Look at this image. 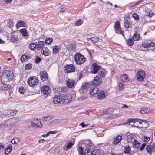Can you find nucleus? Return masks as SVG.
Listing matches in <instances>:
<instances>
[{
	"instance_id": "nucleus-47",
	"label": "nucleus",
	"mask_w": 155,
	"mask_h": 155,
	"mask_svg": "<svg viewBox=\"0 0 155 155\" xmlns=\"http://www.w3.org/2000/svg\"><path fill=\"white\" fill-rule=\"evenodd\" d=\"M147 107H142L140 110V112L142 114H144L147 112Z\"/></svg>"
},
{
	"instance_id": "nucleus-60",
	"label": "nucleus",
	"mask_w": 155,
	"mask_h": 155,
	"mask_svg": "<svg viewBox=\"0 0 155 155\" xmlns=\"http://www.w3.org/2000/svg\"><path fill=\"white\" fill-rule=\"evenodd\" d=\"M41 61V58L40 57L37 58L35 60V61L36 63H39Z\"/></svg>"
},
{
	"instance_id": "nucleus-13",
	"label": "nucleus",
	"mask_w": 155,
	"mask_h": 155,
	"mask_svg": "<svg viewBox=\"0 0 155 155\" xmlns=\"http://www.w3.org/2000/svg\"><path fill=\"white\" fill-rule=\"evenodd\" d=\"M146 150L149 154L151 153L152 151L155 152V143L152 145H148L146 147Z\"/></svg>"
},
{
	"instance_id": "nucleus-63",
	"label": "nucleus",
	"mask_w": 155,
	"mask_h": 155,
	"mask_svg": "<svg viewBox=\"0 0 155 155\" xmlns=\"http://www.w3.org/2000/svg\"><path fill=\"white\" fill-rule=\"evenodd\" d=\"M124 84L122 83H120L119 84V87L120 89H122L124 88Z\"/></svg>"
},
{
	"instance_id": "nucleus-52",
	"label": "nucleus",
	"mask_w": 155,
	"mask_h": 155,
	"mask_svg": "<svg viewBox=\"0 0 155 155\" xmlns=\"http://www.w3.org/2000/svg\"><path fill=\"white\" fill-rule=\"evenodd\" d=\"M32 65L31 64H26L25 66V68L26 69L29 70L31 68Z\"/></svg>"
},
{
	"instance_id": "nucleus-11",
	"label": "nucleus",
	"mask_w": 155,
	"mask_h": 155,
	"mask_svg": "<svg viewBox=\"0 0 155 155\" xmlns=\"http://www.w3.org/2000/svg\"><path fill=\"white\" fill-rule=\"evenodd\" d=\"M90 86V84L88 83H84L80 89L79 91L81 94H84L86 92L88 88Z\"/></svg>"
},
{
	"instance_id": "nucleus-38",
	"label": "nucleus",
	"mask_w": 155,
	"mask_h": 155,
	"mask_svg": "<svg viewBox=\"0 0 155 155\" xmlns=\"http://www.w3.org/2000/svg\"><path fill=\"white\" fill-rule=\"evenodd\" d=\"M140 37V36L139 34L137 32H135L133 35V39L134 41H137L139 40Z\"/></svg>"
},
{
	"instance_id": "nucleus-14",
	"label": "nucleus",
	"mask_w": 155,
	"mask_h": 155,
	"mask_svg": "<svg viewBox=\"0 0 155 155\" xmlns=\"http://www.w3.org/2000/svg\"><path fill=\"white\" fill-rule=\"evenodd\" d=\"M62 94L55 97L53 99V101L56 104H59L61 102H62Z\"/></svg>"
},
{
	"instance_id": "nucleus-40",
	"label": "nucleus",
	"mask_w": 155,
	"mask_h": 155,
	"mask_svg": "<svg viewBox=\"0 0 155 155\" xmlns=\"http://www.w3.org/2000/svg\"><path fill=\"white\" fill-rule=\"evenodd\" d=\"M83 22V21L81 19H79L76 21L74 25L76 26H79L81 25Z\"/></svg>"
},
{
	"instance_id": "nucleus-24",
	"label": "nucleus",
	"mask_w": 155,
	"mask_h": 155,
	"mask_svg": "<svg viewBox=\"0 0 155 155\" xmlns=\"http://www.w3.org/2000/svg\"><path fill=\"white\" fill-rule=\"evenodd\" d=\"M144 10L145 12V14L146 15L148 16L149 17H151L152 16V15L151 14V11H150L148 8L146 7H144Z\"/></svg>"
},
{
	"instance_id": "nucleus-59",
	"label": "nucleus",
	"mask_w": 155,
	"mask_h": 155,
	"mask_svg": "<svg viewBox=\"0 0 155 155\" xmlns=\"http://www.w3.org/2000/svg\"><path fill=\"white\" fill-rule=\"evenodd\" d=\"M8 26L10 28H11V27H12L13 23L12 21H10L9 22L8 24Z\"/></svg>"
},
{
	"instance_id": "nucleus-18",
	"label": "nucleus",
	"mask_w": 155,
	"mask_h": 155,
	"mask_svg": "<svg viewBox=\"0 0 155 155\" xmlns=\"http://www.w3.org/2000/svg\"><path fill=\"white\" fill-rule=\"evenodd\" d=\"M41 79L43 81H46L48 79L47 74L45 71H42L40 73Z\"/></svg>"
},
{
	"instance_id": "nucleus-46",
	"label": "nucleus",
	"mask_w": 155,
	"mask_h": 155,
	"mask_svg": "<svg viewBox=\"0 0 155 155\" xmlns=\"http://www.w3.org/2000/svg\"><path fill=\"white\" fill-rule=\"evenodd\" d=\"M134 43V41L132 39H129L127 41V44L129 46H132Z\"/></svg>"
},
{
	"instance_id": "nucleus-34",
	"label": "nucleus",
	"mask_w": 155,
	"mask_h": 155,
	"mask_svg": "<svg viewBox=\"0 0 155 155\" xmlns=\"http://www.w3.org/2000/svg\"><path fill=\"white\" fill-rule=\"evenodd\" d=\"M20 32L23 36H28V34L27 31L25 28L20 29Z\"/></svg>"
},
{
	"instance_id": "nucleus-31",
	"label": "nucleus",
	"mask_w": 155,
	"mask_h": 155,
	"mask_svg": "<svg viewBox=\"0 0 155 155\" xmlns=\"http://www.w3.org/2000/svg\"><path fill=\"white\" fill-rule=\"evenodd\" d=\"M100 149H95L92 151V155H100L101 154Z\"/></svg>"
},
{
	"instance_id": "nucleus-25",
	"label": "nucleus",
	"mask_w": 155,
	"mask_h": 155,
	"mask_svg": "<svg viewBox=\"0 0 155 155\" xmlns=\"http://www.w3.org/2000/svg\"><path fill=\"white\" fill-rule=\"evenodd\" d=\"M37 42L32 43L29 45V48L31 50L35 51L37 49Z\"/></svg>"
},
{
	"instance_id": "nucleus-2",
	"label": "nucleus",
	"mask_w": 155,
	"mask_h": 155,
	"mask_svg": "<svg viewBox=\"0 0 155 155\" xmlns=\"http://www.w3.org/2000/svg\"><path fill=\"white\" fill-rule=\"evenodd\" d=\"M127 139L128 142L132 143L134 147L138 148L140 145V143L135 140L134 136L131 134L127 136Z\"/></svg>"
},
{
	"instance_id": "nucleus-58",
	"label": "nucleus",
	"mask_w": 155,
	"mask_h": 155,
	"mask_svg": "<svg viewBox=\"0 0 155 155\" xmlns=\"http://www.w3.org/2000/svg\"><path fill=\"white\" fill-rule=\"evenodd\" d=\"M61 89L62 90V92H63V93H65L67 91V89L68 88L67 87L64 86L62 87Z\"/></svg>"
},
{
	"instance_id": "nucleus-35",
	"label": "nucleus",
	"mask_w": 155,
	"mask_h": 155,
	"mask_svg": "<svg viewBox=\"0 0 155 155\" xmlns=\"http://www.w3.org/2000/svg\"><path fill=\"white\" fill-rule=\"evenodd\" d=\"M84 155H92V151L91 150L86 149H85L84 151Z\"/></svg>"
},
{
	"instance_id": "nucleus-44",
	"label": "nucleus",
	"mask_w": 155,
	"mask_h": 155,
	"mask_svg": "<svg viewBox=\"0 0 155 155\" xmlns=\"http://www.w3.org/2000/svg\"><path fill=\"white\" fill-rule=\"evenodd\" d=\"M142 138L143 141L144 142H148L150 140V138L146 136H143Z\"/></svg>"
},
{
	"instance_id": "nucleus-19",
	"label": "nucleus",
	"mask_w": 155,
	"mask_h": 155,
	"mask_svg": "<svg viewBox=\"0 0 155 155\" xmlns=\"http://www.w3.org/2000/svg\"><path fill=\"white\" fill-rule=\"evenodd\" d=\"M67 86L70 88L72 87L75 84V81L74 80L68 79L67 81Z\"/></svg>"
},
{
	"instance_id": "nucleus-32",
	"label": "nucleus",
	"mask_w": 155,
	"mask_h": 155,
	"mask_svg": "<svg viewBox=\"0 0 155 155\" xmlns=\"http://www.w3.org/2000/svg\"><path fill=\"white\" fill-rule=\"evenodd\" d=\"M9 121H6L4 124H0V130H2L8 126Z\"/></svg>"
},
{
	"instance_id": "nucleus-51",
	"label": "nucleus",
	"mask_w": 155,
	"mask_h": 155,
	"mask_svg": "<svg viewBox=\"0 0 155 155\" xmlns=\"http://www.w3.org/2000/svg\"><path fill=\"white\" fill-rule=\"evenodd\" d=\"M25 90V88L23 87H20L19 88V91L21 94H24Z\"/></svg>"
},
{
	"instance_id": "nucleus-23",
	"label": "nucleus",
	"mask_w": 155,
	"mask_h": 155,
	"mask_svg": "<svg viewBox=\"0 0 155 155\" xmlns=\"http://www.w3.org/2000/svg\"><path fill=\"white\" fill-rule=\"evenodd\" d=\"M44 44V42L43 41H39L37 43V49L39 50L43 47Z\"/></svg>"
},
{
	"instance_id": "nucleus-22",
	"label": "nucleus",
	"mask_w": 155,
	"mask_h": 155,
	"mask_svg": "<svg viewBox=\"0 0 155 155\" xmlns=\"http://www.w3.org/2000/svg\"><path fill=\"white\" fill-rule=\"evenodd\" d=\"M138 119H129V125L133 127H138V126H136L135 123L136 122H138Z\"/></svg>"
},
{
	"instance_id": "nucleus-6",
	"label": "nucleus",
	"mask_w": 155,
	"mask_h": 155,
	"mask_svg": "<svg viewBox=\"0 0 155 155\" xmlns=\"http://www.w3.org/2000/svg\"><path fill=\"white\" fill-rule=\"evenodd\" d=\"M39 82V80L36 77H33L29 78L27 81L28 84L31 86L37 85Z\"/></svg>"
},
{
	"instance_id": "nucleus-16",
	"label": "nucleus",
	"mask_w": 155,
	"mask_h": 155,
	"mask_svg": "<svg viewBox=\"0 0 155 155\" xmlns=\"http://www.w3.org/2000/svg\"><path fill=\"white\" fill-rule=\"evenodd\" d=\"M16 26L17 28L20 27H25L26 23L23 21L19 20L17 21Z\"/></svg>"
},
{
	"instance_id": "nucleus-53",
	"label": "nucleus",
	"mask_w": 155,
	"mask_h": 155,
	"mask_svg": "<svg viewBox=\"0 0 155 155\" xmlns=\"http://www.w3.org/2000/svg\"><path fill=\"white\" fill-rule=\"evenodd\" d=\"M150 43H144L142 44V46L144 48H150Z\"/></svg>"
},
{
	"instance_id": "nucleus-9",
	"label": "nucleus",
	"mask_w": 155,
	"mask_h": 155,
	"mask_svg": "<svg viewBox=\"0 0 155 155\" xmlns=\"http://www.w3.org/2000/svg\"><path fill=\"white\" fill-rule=\"evenodd\" d=\"M41 91L44 94L43 96L45 98L48 96V95L50 94V89L49 86H43L41 89Z\"/></svg>"
},
{
	"instance_id": "nucleus-42",
	"label": "nucleus",
	"mask_w": 155,
	"mask_h": 155,
	"mask_svg": "<svg viewBox=\"0 0 155 155\" xmlns=\"http://www.w3.org/2000/svg\"><path fill=\"white\" fill-rule=\"evenodd\" d=\"M19 141L20 140L18 138H15L12 140L11 142L13 144H16L18 143Z\"/></svg>"
},
{
	"instance_id": "nucleus-15",
	"label": "nucleus",
	"mask_w": 155,
	"mask_h": 155,
	"mask_svg": "<svg viewBox=\"0 0 155 155\" xmlns=\"http://www.w3.org/2000/svg\"><path fill=\"white\" fill-rule=\"evenodd\" d=\"M42 54L45 56H48L51 54V52L45 47H43L41 50Z\"/></svg>"
},
{
	"instance_id": "nucleus-20",
	"label": "nucleus",
	"mask_w": 155,
	"mask_h": 155,
	"mask_svg": "<svg viewBox=\"0 0 155 155\" xmlns=\"http://www.w3.org/2000/svg\"><path fill=\"white\" fill-rule=\"evenodd\" d=\"M122 137L120 135H118L113 140L114 143L115 145L118 144L120 142Z\"/></svg>"
},
{
	"instance_id": "nucleus-54",
	"label": "nucleus",
	"mask_w": 155,
	"mask_h": 155,
	"mask_svg": "<svg viewBox=\"0 0 155 155\" xmlns=\"http://www.w3.org/2000/svg\"><path fill=\"white\" fill-rule=\"evenodd\" d=\"M1 88L4 90H6L8 89V87L7 85L4 84L1 86Z\"/></svg>"
},
{
	"instance_id": "nucleus-1",
	"label": "nucleus",
	"mask_w": 155,
	"mask_h": 155,
	"mask_svg": "<svg viewBox=\"0 0 155 155\" xmlns=\"http://www.w3.org/2000/svg\"><path fill=\"white\" fill-rule=\"evenodd\" d=\"M13 78V74L12 71L5 70L3 73L1 77L2 80L5 82L11 81Z\"/></svg>"
},
{
	"instance_id": "nucleus-21",
	"label": "nucleus",
	"mask_w": 155,
	"mask_h": 155,
	"mask_svg": "<svg viewBox=\"0 0 155 155\" xmlns=\"http://www.w3.org/2000/svg\"><path fill=\"white\" fill-rule=\"evenodd\" d=\"M18 35L12 33L11 34L10 40L11 41L13 42H17L18 40Z\"/></svg>"
},
{
	"instance_id": "nucleus-17",
	"label": "nucleus",
	"mask_w": 155,
	"mask_h": 155,
	"mask_svg": "<svg viewBox=\"0 0 155 155\" xmlns=\"http://www.w3.org/2000/svg\"><path fill=\"white\" fill-rule=\"evenodd\" d=\"M101 83L99 78L98 77H96L92 82V85L94 86H97L99 84Z\"/></svg>"
},
{
	"instance_id": "nucleus-26",
	"label": "nucleus",
	"mask_w": 155,
	"mask_h": 155,
	"mask_svg": "<svg viewBox=\"0 0 155 155\" xmlns=\"http://www.w3.org/2000/svg\"><path fill=\"white\" fill-rule=\"evenodd\" d=\"M60 48L58 46L55 45L52 47V52L54 54L57 55L59 52Z\"/></svg>"
},
{
	"instance_id": "nucleus-30",
	"label": "nucleus",
	"mask_w": 155,
	"mask_h": 155,
	"mask_svg": "<svg viewBox=\"0 0 155 155\" xmlns=\"http://www.w3.org/2000/svg\"><path fill=\"white\" fill-rule=\"evenodd\" d=\"M121 79L124 82H128L129 81L128 76L126 74H123L121 76Z\"/></svg>"
},
{
	"instance_id": "nucleus-7",
	"label": "nucleus",
	"mask_w": 155,
	"mask_h": 155,
	"mask_svg": "<svg viewBox=\"0 0 155 155\" xmlns=\"http://www.w3.org/2000/svg\"><path fill=\"white\" fill-rule=\"evenodd\" d=\"M137 79L139 81H142L146 77L145 73L143 70L137 72Z\"/></svg>"
},
{
	"instance_id": "nucleus-64",
	"label": "nucleus",
	"mask_w": 155,
	"mask_h": 155,
	"mask_svg": "<svg viewBox=\"0 0 155 155\" xmlns=\"http://www.w3.org/2000/svg\"><path fill=\"white\" fill-rule=\"evenodd\" d=\"M45 139H42L38 141V142L39 143H44V142H45Z\"/></svg>"
},
{
	"instance_id": "nucleus-50",
	"label": "nucleus",
	"mask_w": 155,
	"mask_h": 155,
	"mask_svg": "<svg viewBox=\"0 0 155 155\" xmlns=\"http://www.w3.org/2000/svg\"><path fill=\"white\" fill-rule=\"evenodd\" d=\"M27 56L25 55H23L21 58V61L22 62L26 61L27 60Z\"/></svg>"
},
{
	"instance_id": "nucleus-8",
	"label": "nucleus",
	"mask_w": 155,
	"mask_h": 155,
	"mask_svg": "<svg viewBox=\"0 0 155 155\" xmlns=\"http://www.w3.org/2000/svg\"><path fill=\"white\" fill-rule=\"evenodd\" d=\"M62 102L64 104L69 103L72 100V96L70 94H62Z\"/></svg>"
},
{
	"instance_id": "nucleus-28",
	"label": "nucleus",
	"mask_w": 155,
	"mask_h": 155,
	"mask_svg": "<svg viewBox=\"0 0 155 155\" xmlns=\"http://www.w3.org/2000/svg\"><path fill=\"white\" fill-rule=\"evenodd\" d=\"M97 97L100 99H102L105 97V94L103 91H101L97 95Z\"/></svg>"
},
{
	"instance_id": "nucleus-48",
	"label": "nucleus",
	"mask_w": 155,
	"mask_h": 155,
	"mask_svg": "<svg viewBox=\"0 0 155 155\" xmlns=\"http://www.w3.org/2000/svg\"><path fill=\"white\" fill-rule=\"evenodd\" d=\"M78 150L80 155H83V148L82 147L80 146L78 149Z\"/></svg>"
},
{
	"instance_id": "nucleus-45",
	"label": "nucleus",
	"mask_w": 155,
	"mask_h": 155,
	"mask_svg": "<svg viewBox=\"0 0 155 155\" xmlns=\"http://www.w3.org/2000/svg\"><path fill=\"white\" fill-rule=\"evenodd\" d=\"M51 118V117L50 116L44 117L42 119V120L43 121H46L48 120H50Z\"/></svg>"
},
{
	"instance_id": "nucleus-39",
	"label": "nucleus",
	"mask_w": 155,
	"mask_h": 155,
	"mask_svg": "<svg viewBox=\"0 0 155 155\" xmlns=\"http://www.w3.org/2000/svg\"><path fill=\"white\" fill-rule=\"evenodd\" d=\"M11 147V145L9 146L8 147L5 149V154H8L11 152L12 150Z\"/></svg>"
},
{
	"instance_id": "nucleus-49",
	"label": "nucleus",
	"mask_w": 155,
	"mask_h": 155,
	"mask_svg": "<svg viewBox=\"0 0 155 155\" xmlns=\"http://www.w3.org/2000/svg\"><path fill=\"white\" fill-rule=\"evenodd\" d=\"M74 143H72V142H69L67 145L66 147L67 149H70L74 145Z\"/></svg>"
},
{
	"instance_id": "nucleus-5",
	"label": "nucleus",
	"mask_w": 155,
	"mask_h": 155,
	"mask_svg": "<svg viewBox=\"0 0 155 155\" xmlns=\"http://www.w3.org/2000/svg\"><path fill=\"white\" fill-rule=\"evenodd\" d=\"M114 29L115 32L116 33L121 34L124 37V32L121 31V28L120 22L118 21H116L114 25Z\"/></svg>"
},
{
	"instance_id": "nucleus-43",
	"label": "nucleus",
	"mask_w": 155,
	"mask_h": 155,
	"mask_svg": "<svg viewBox=\"0 0 155 155\" xmlns=\"http://www.w3.org/2000/svg\"><path fill=\"white\" fill-rule=\"evenodd\" d=\"M53 41V39L51 38H46L45 43L46 44H51Z\"/></svg>"
},
{
	"instance_id": "nucleus-37",
	"label": "nucleus",
	"mask_w": 155,
	"mask_h": 155,
	"mask_svg": "<svg viewBox=\"0 0 155 155\" xmlns=\"http://www.w3.org/2000/svg\"><path fill=\"white\" fill-rule=\"evenodd\" d=\"M124 152L125 153L130 154L131 152V150L129 147L128 146L126 145L124 147Z\"/></svg>"
},
{
	"instance_id": "nucleus-29",
	"label": "nucleus",
	"mask_w": 155,
	"mask_h": 155,
	"mask_svg": "<svg viewBox=\"0 0 155 155\" xmlns=\"http://www.w3.org/2000/svg\"><path fill=\"white\" fill-rule=\"evenodd\" d=\"M88 40L90 39L91 41L93 43L100 41H101V39H100L98 37H94L92 38H88Z\"/></svg>"
},
{
	"instance_id": "nucleus-56",
	"label": "nucleus",
	"mask_w": 155,
	"mask_h": 155,
	"mask_svg": "<svg viewBox=\"0 0 155 155\" xmlns=\"http://www.w3.org/2000/svg\"><path fill=\"white\" fill-rule=\"evenodd\" d=\"M132 16L136 20H138L139 18L138 15L136 13L133 14L132 15Z\"/></svg>"
},
{
	"instance_id": "nucleus-4",
	"label": "nucleus",
	"mask_w": 155,
	"mask_h": 155,
	"mask_svg": "<svg viewBox=\"0 0 155 155\" xmlns=\"http://www.w3.org/2000/svg\"><path fill=\"white\" fill-rule=\"evenodd\" d=\"M41 121L40 119H38L35 118L31 119L30 120L31 126L35 128L41 127L42 126Z\"/></svg>"
},
{
	"instance_id": "nucleus-12",
	"label": "nucleus",
	"mask_w": 155,
	"mask_h": 155,
	"mask_svg": "<svg viewBox=\"0 0 155 155\" xmlns=\"http://www.w3.org/2000/svg\"><path fill=\"white\" fill-rule=\"evenodd\" d=\"M64 68L66 69L67 72L68 73L74 72L75 71V67L72 64L67 65Z\"/></svg>"
},
{
	"instance_id": "nucleus-61",
	"label": "nucleus",
	"mask_w": 155,
	"mask_h": 155,
	"mask_svg": "<svg viewBox=\"0 0 155 155\" xmlns=\"http://www.w3.org/2000/svg\"><path fill=\"white\" fill-rule=\"evenodd\" d=\"M15 130H14V128L12 127L10 130V132L11 133H13L15 132Z\"/></svg>"
},
{
	"instance_id": "nucleus-41",
	"label": "nucleus",
	"mask_w": 155,
	"mask_h": 155,
	"mask_svg": "<svg viewBox=\"0 0 155 155\" xmlns=\"http://www.w3.org/2000/svg\"><path fill=\"white\" fill-rule=\"evenodd\" d=\"M124 25L125 27L126 28H128L130 27V22L128 21L127 19H126V20H125Z\"/></svg>"
},
{
	"instance_id": "nucleus-62",
	"label": "nucleus",
	"mask_w": 155,
	"mask_h": 155,
	"mask_svg": "<svg viewBox=\"0 0 155 155\" xmlns=\"http://www.w3.org/2000/svg\"><path fill=\"white\" fill-rule=\"evenodd\" d=\"M111 71V74L112 75H113L114 74V68H112L110 69Z\"/></svg>"
},
{
	"instance_id": "nucleus-55",
	"label": "nucleus",
	"mask_w": 155,
	"mask_h": 155,
	"mask_svg": "<svg viewBox=\"0 0 155 155\" xmlns=\"http://www.w3.org/2000/svg\"><path fill=\"white\" fill-rule=\"evenodd\" d=\"M98 74L101 78H104L105 76V74L104 72L99 71L98 72Z\"/></svg>"
},
{
	"instance_id": "nucleus-36",
	"label": "nucleus",
	"mask_w": 155,
	"mask_h": 155,
	"mask_svg": "<svg viewBox=\"0 0 155 155\" xmlns=\"http://www.w3.org/2000/svg\"><path fill=\"white\" fill-rule=\"evenodd\" d=\"M18 110L15 109L12 110L10 112L9 114H5V116L7 115H10L12 116H13L15 115L17 112Z\"/></svg>"
},
{
	"instance_id": "nucleus-27",
	"label": "nucleus",
	"mask_w": 155,
	"mask_h": 155,
	"mask_svg": "<svg viewBox=\"0 0 155 155\" xmlns=\"http://www.w3.org/2000/svg\"><path fill=\"white\" fill-rule=\"evenodd\" d=\"M98 91V88L96 86L93 88H92L91 90L90 91V94L91 95H93L97 93Z\"/></svg>"
},
{
	"instance_id": "nucleus-3",
	"label": "nucleus",
	"mask_w": 155,
	"mask_h": 155,
	"mask_svg": "<svg viewBox=\"0 0 155 155\" xmlns=\"http://www.w3.org/2000/svg\"><path fill=\"white\" fill-rule=\"evenodd\" d=\"M74 58L75 62L78 64H81L86 61V58L84 55L79 53L75 54Z\"/></svg>"
},
{
	"instance_id": "nucleus-10",
	"label": "nucleus",
	"mask_w": 155,
	"mask_h": 155,
	"mask_svg": "<svg viewBox=\"0 0 155 155\" xmlns=\"http://www.w3.org/2000/svg\"><path fill=\"white\" fill-rule=\"evenodd\" d=\"M100 67L96 63H94L91 67V71L93 74L97 73L99 70Z\"/></svg>"
},
{
	"instance_id": "nucleus-57",
	"label": "nucleus",
	"mask_w": 155,
	"mask_h": 155,
	"mask_svg": "<svg viewBox=\"0 0 155 155\" xmlns=\"http://www.w3.org/2000/svg\"><path fill=\"white\" fill-rule=\"evenodd\" d=\"M146 144L145 143H143L142 145V146L140 147L139 150L140 151H142L144 149V147H145Z\"/></svg>"
},
{
	"instance_id": "nucleus-33",
	"label": "nucleus",
	"mask_w": 155,
	"mask_h": 155,
	"mask_svg": "<svg viewBox=\"0 0 155 155\" xmlns=\"http://www.w3.org/2000/svg\"><path fill=\"white\" fill-rule=\"evenodd\" d=\"M54 91L57 93H60L62 92L61 88L58 86H56L54 88Z\"/></svg>"
}]
</instances>
